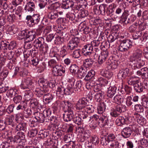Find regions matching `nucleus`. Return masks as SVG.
Segmentation results:
<instances>
[{"label":"nucleus","mask_w":148,"mask_h":148,"mask_svg":"<svg viewBox=\"0 0 148 148\" xmlns=\"http://www.w3.org/2000/svg\"><path fill=\"white\" fill-rule=\"evenodd\" d=\"M48 81L44 78H41L38 80V83L41 86H42V88H47Z\"/></svg>","instance_id":"obj_43"},{"label":"nucleus","mask_w":148,"mask_h":148,"mask_svg":"<svg viewBox=\"0 0 148 148\" xmlns=\"http://www.w3.org/2000/svg\"><path fill=\"white\" fill-rule=\"evenodd\" d=\"M138 26V23L136 22L131 25L129 28V31L131 33H133L135 31Z\"/></svg>","instance_id":"obj_57"},{"label":"nucleus","mask_w":148,"mask_h":148,"mask_svg":"<svg viewBox=\"0 0 148 148\" xmlns=\"http://www.w3.org/2000/svg\"><path fill=\"white\" fill-rule=\"evenodd\" d=\"M125 106L123 104H119L115 106L114 108L110 111V115L114 117H118L122 112L125 111Z\"/></svg>","instance_id":"obj_5"},{"label":"nucleus","mask_w":148,"mask_h":148,"mask_svg":"<svg viewBox=\"0 0 148 148\" xmlns=\"http://www.w3.org/2000/svg\"><path fill=\"white\" fill-rule=\"evenodd\" d=\"M65 47L66 46L64 45L61 48L60 51V55L55 54L53 52H52L51 53H50V56L51 57L56 58L58 61H59L60 60V57L63 58L67 54V51L65 48Z\"/></svg>","instance_id":"obj_9"},{"label":"nucleus","mask_w":148,"mask_h":148,"mask_svg":"<svg viewBox=\"0 0 148 148\" xmlns=\"http://www.w3.org/2000/svg\"><path fill=\"white\" fill-rule=\"evenodd\" d=\"M79 41L78 37L72 38L67 44V49L69 50L72 51L77 49L79 43Z\"/></svg>","instance_id":"obj_8"},{"label":"nucleus","mask_w":148,"mask_h":148,"mask_svg":"<svg viewBox=\"0 0 148 148\" xmlns=\"http://www.w3.org/2000/svg\"><path fill=\"white\" fill-rule=\"evenodd\" d=\"M75 107L79 115L83 119H90L88 113H92L94 111V107L88 104V100L85 97L79 99L75 103Z\"/></svg>","instance_id":"obj_1"},{"label":"nucleus","mask_w":148,"mask_h":148,"mask_svg":"<svg viewBox=\"0 0 148 148\" xmlns=\"http://www.w3.org/2000/svg\"><path fill=\"white\" fill-rule=\"evenodd\" d=\"M107 6V5L105 4L100 5L98 8L96 6H94L93 8L94 12L95 14L97 15L101 14L102 15H104Z\"/></svg>","instance_id":"obj_10"},{"label":"nucleus","mask_w":148,"mask_h":148,"mask_svg":"<svg viewBox=\"0 0 148 148\" xmlns=\"http://www.w3.org/2000/svg\"><path fill=\"white\" fill-rule=\"evenodd\" d=\"M139 80H136L133 79H129L127 81L128 84L130 85H133L134 86L137 84L139 83Z\"/></svg>","instance_id":"obj_63"},{"label":"nucleus","mask_w":148,"mask_h":148,"mask_svg":"<svg viewBox=\"0 0 148 148\" xmlns=\"http://www.w3.org/2000/svg\"><path fill=\"white\" fill-rule=\"evenodd\" d=\"M76 2L78 5L76 6L75 8L78 10H80L82 6H85L87 3L86 0H77Z\"/></svg>","instance_id":"obj_37"},{"label":"nucleus","mask_w":148,"mask_h":148,"mask_svg":"<svg viewBox=\"0 0 148 148\" xmlns=\"http://www.w3.org/2000/svg\"><path fill=\"white\" fill-rule=\"evenodd\" d=\"M133 117L136 118L138 123L141 125L143 126L146 123L145 119L139 114L138 113L135 114Z\"/></svg>","instance_id":"obj_21"},{"label":"nucleus","mask_w":148,"mask_h":148,"mask_svg":"<svg viewBox=\"0 0 148 148\" xmlns=\"http://www.w3.org/2000/svg\"><path fill=\"white\" fill-rule=\"evenodd\" d=\"M88 71L87 68L86 67L84 68L81 67L80 68H79L78 72H77V75H78L79 77H84L87 73Z\"/></svg>","instance_id":"obj_38"},{"label":"nucleus","mask_w":148,"mask_h":148,"mask_svg":"<svg viewBox=\"0 0 148 148\" xmlns=\"http://www.w3.org/2000/svg\"><path fill=\"white\" fill-rule=\"evenodd\" d=\"M65 88L62 86L58 87L56 90V94L59 97H62L63 95L65 94Z\"/></svg>","instance_id":"obj_30"},{"label":"nucleus","mask_w":148,"mask_h":148,"mask_svg":"<svg viewBox=\"0 0 148 148\" xmlns=\"http://www.w3.org/2000/svg\"><path fill=\"white\" fill-rule=\"evenodd\" d=\"M23 93L24 95V98L27 101L30 100L33 96L31 88H28L27 90H24Z\"/></svg>","instance_id":"obj_24"},{"label":"nucleus","mask_w":148,"mask_h":148,"mask_svg":"<svg viewBox=\"0 0 148 148\" xmlns=\"http://www.w3.org/2000/svg\"><path fill=\"white\" fill-rule=\"evenodd\" d=\"M117 88L115 86L110 87L107 92V96L109 98H112L116 93Z\"/></svg>","instance_id":"obj_25"},{"label":"nucleus","mask_w":148,"mask_h":148,"mask_svg":"<svg viewBox=\"0 0 148 148\" xmlns=\"http://www.w3.org/2000/svg\"><path fill=\"white\" fill-rule=\"evenodd\" d=\"M93 48L90 44H86L84 45L83 48L82 52L85 56H89L92 54Z\"/></svg>","instance_id":"obj_14"},{"label":"nucleus","mask_w":148,"mask_h":148,"mask_svg":"<svg viewBox=\"0 0 148 148\" xmlns=\"http://www.w3.org/2000/svg\"><path fill=\"white\" fill-rule=\"evenodd\" d=\"M65 69L64 68L61 67L58 65L53 67L52 73L55 76H61L65 73Z\"/></svg>","instance_id":"obj_12"},{"label":"nucleus","mask_w":148,"mask_h":148,"mask_svg":"<svg viewBox=\"0 0 148 148\" xmlns=\"http://www.w3.org/2000/svg\"><path fill=\"white\" fill-rule=\"evenodd\" d=\"M129 15V10H125L121 17V21L124 26L127 25L128 24L131 23L135 20L136 18L135 17H133V19H131V18H128Z\"/></svg>","instance_id":"obj_6"},{"label":"nucleus","mask_w":148,"mask_h":148,"mask_svg":"<svg viewBox=\"0 0 148 148\" xmlns=\"http://www.w3.org/2000/svg\"><path fill=\"white\" fill-rule=\"evenodd\" d=\"M134 89L136 92L140 93L143 92L144 89L143 86L142 85L141 83L137 84L136 86H134Z\"/></svg>","instance_id":"obj_33"},{"label":"nucleus","mask_w":148,"mask_h":148,"mask_svg":"<svg viewBox=\"0 0 148 148\" xmlns=\"http://www.w3.org/2000/svg\"><path fill=\"white\" fill-rule=\"evenodd\" d=\"M93 63V61L91 58L85 59L83 63V65L86 68L91 66Z\"/></svg>","instance_id":"obj_42"},{"label":"nucleus","mask_w":148,"mask_h":148,"mask_svg":"<svg viewBox=\"0 0 148 148\" xmlns=\"http://www.w3.org/2000/svg\"><path fill=\"white\" fill-rule=\"evenodd\" d=\"M135 73L137 76H141L142 79L148 78V68L144 67L138 70L135 71Z\"/></svg>","instance_id":"obj_11"},{"label":"nucleus","mask_w":148,"mask_h":148,"mask_svg":"<svg viewBox=\"0 0 148 148\" xmlns=\"http://www.w3.org/2000/svg\"><path fill=\"white\" fill-rule=\"evenodd\" d=\"M17 90L15 88H10L7 91L6 95L8 97H12L16 93Z\"/></svg>","instance_id":"obj_39"},{"label":"nucleus","mask_w":148,"mask_h":148,"mask_svg":"<svg viewBox=\"0 0 148 148\" xmlns=\"http://www.w3.org/2000/svg\"><path fill=\"white\" fill-rule=\"evenodd\" d=\"M114 101L119 104L123 103L124 101L123 97L120 95H116L114 98Z\"/></svg>","instance_id":"obj_36"},{"label":"nucleus","mask_w":148,"mask_h":148,"mask_svg":"<svg viewBox=\"0 0 148 148\" xmlns=\"http://www.w3.org/2000/svg\"><path fill=\"white\" fill-rule=\"evenodd\" d=\"M116 137V136L112 133L108 134V141H107L106 139L105 138L103 142V145H106L109 144L108 148H119V143L117 140H115Z\"/></svg>","instance_id":"obj_4"},{"label":"nucleus","mask_w":148,"mask_h":148,"mask_svg":"<svg viewBox=\"0 0 148 148\" xmlns=\"http://www.w3.org/2000/svg\"><path fill=\"white\" fill-rule=\"evenodd\" d=\"M48 63L49 66L53 68V67L58 65V62L54 59L51 60L48 62Z\"/></svg>","instance_id":"obj_61"},{"label":"nucleus","mask_w":148,"mask_h":148,"mask_svg":"<svg viewBox=\"0 0 148 148\" xmlns=\"http://www.w3.org/2000/svg\"><path fill=\"white\" fill-rule=\"evenodd\" d=\"M114 9L112 8H109L107 10L106 12V13L108 16H110L112 18H117V16L116 15L114 14Z\"/></svg>","instance_id":"obj_50"},{"label":"nucleus","mask_w":148,"mask_h":148,"mask_svg":"<svg viewBox=\"0 0 148 148\" xmlns=\"http://www.w3.org/2000/svg\"><path fill=\"white\" fill-rule=\"evenodd\" d=\"M48 18L51 20L55 19L58 16V15L57 12H51L48 14Z\"/></svg>","instance_id":"obj_60"},{"label":"nucleus","mask_w":148,"mask_h":148,"mask_svg":"<svg viewBox=\"0 0 148 148\" xmlns=\"http://www.w3.org/2000/svg\"><path fill=\"white\" fill-rule=\"evenodd\" d=\"M79 67L75 64H71L69 67V70L70 72L73 74H77Z\"/></svg>","instance_id":"obj_32"},{"label":"nucleus","mask_w":148,"mask_h":148,"mask_svg":"<svg viewBox=\"0 0 148 148\" xmlns=\"http://www.w3.org/2000/svg\"><path fill=\"white\" fill-rule=\"evenodd\" d=\"M14 117L13 116H10L7 118L6 120V123L8 125H10L12 127L14 125Z\"/></svg>","instance_id":"obj_53"},{"label":"nucleus","mask_w":148,"mask_h":148,"mask_svg":"<svg viewBox=\"0 0 148 148\" xmlns=\"http://www.w3.org/2000/svg\"><path fill=\"white\" fill-rule=\"evenodd\" d=\"M74 4V2L72 0H66L61 7L64 9H68L70 8H72Z\"/></svg>","instance_id":"obj_23"},{"label":"nucleus","mask_w":148,"mask_h":148,"mask_svg":"<svg viewBox=\"0 0 148 148\" xmlns=\"http://www.w3.org/2000/svg\"><path fill=\"white\" fill-rule=\"evenodd\" d=\"M95 98L96 100L98 102H100L104 96V93L102 91H99V92L95 93Z\"/></svg>","instance_id":"obj_40"},{"label":"nucleus","mask_w":148,"mask_h":148,"mask_svg":"<svg viewBox=\"0 0 148 148\" xmlns=\"http://www.w3.org/2000/svg\"><path fill=\"white\" fill-rule=\"evenodd\" d=\"M100 119L99 121V124L101 125L102 127L108 125L109 122L108 117L106 114H104L101 115Z\"/></svg>","instance_id":"obj_18"},{"label":"nucleus","mask_w":148,"mask_h":148,"mask_svg":"<svg viewBox=\"0 0 148 148\" xmlns=\"http://www.w3.org/2000/svg\"><path fill=\"white\" fill-rule=\"evenodd\" d=\"M131 128L129 127L124 128L121 131V136L124 138L130 137L132 133Z\"/></svg>","instance_id":"obj_15"},{"label":"nucleus","mask_w":148,"mask_h":148,"mask_svg":"<svg viewBox=\"0 0 148 148\" xmlns=\"http://www.w3.org/2000/svg\"><path fill=\"white\" fill-rule=\"evenodd\" d=\"M27 125L26 123L22 122L19 123L16 126L15 130L17 131H23L24 132H26L27 130Z\"/></svg>","instance_id":"obj_26"},{"label":"nucleus","mask_w":148,"mask_h":148,"mask_svg":"<svg viewBox=\"0 0 148 148\" xmlns=\"http://www.w3.org/2000/svg\"><path fill=\"white\" fill-rule=\"evenodd\" d=\"M66 17L67 18L71 21L74 20L75 18V14L72 12H69L66 15Z\"/></svg>","instance_id":"obj_58"},{"label":"nucleus","mask_w":148,"mask_h":148,"mask_svg":"<svg viewBox=\"0 0 148 148\" xmlns=\"http://www.w3.org/2000/svg\"><path fill=\"white\" fill-rule=\"evenodd\" d=\"M45 93L43 96V100L45 101V103H49L52 100L53 97L51 94L48 93Z\"/></svg>","instance_id":"obj_34"},{"label":"nucleus","mask_w":148,"mask_h":148,"mask_svg":"<svg viewBox=\"0 0 148 148\" xmlns=\"http://www.w3.org/2000/svg\"><path fill=\"white\" fill-rule=\"evenodd\" d=\"M44 39L42 37H39L36 39L33 42V45L36 48H41L45 44Z\"/></svg>","instance_id":"obj_19"},{"label":"nucleus","mask_w":148,"mask_h":148,"mask_svg":"<svg viewBox=\"0 0 148 148\" xmlns=\"http://www.w3.org/2000/svg\"><path fill=\"white\" fill-rule=\"evenodd\" d=\"M29 103L30 106L31 107L34 108L37 106L38 104V101L36 99H30Z\"/></svg>","instance_id":"obj_62"},{"label":"nucleus","mask_w":148,"mask_h":148,"mask_svg":"<svg viewBox=\"0 0 148 148\" xmlns=\"http://www.w3.org/2000/svg\"><path fill=\"white\" fill-rule=\"evenodd\" d=\"M80 11L79 13L78 16L81 18H83L86 16L88 14V12L86 10L80 9Z\"/></svg>","instance_id":"obj_64"},{"label":"nucleus","mask_w":148,"mask_h":148,"mask_svg":"<svg viewBox=\"0 0 148 148\" xmlns=\"http://www.w3.org/2000/svg\"><path fill=\"white\" fill-rule=\"evenodd\" d=\"M137 15L138 17L142 16L144 19L147 20L148 19V10L144 11L142 14V11L140 10L137 12Z\"/></svg>","instance_id":"obj_27"},{"label":"nucleus","mask_w":148,"mask_h":148,"mask_svg":"<svg viewBox=\"0 0 148 148\" xmlns=\"http://www.w3.org/2000/svg\"><path fill=\"white\" fill-rule=\"evenodd\" d=\"M35 8L34 3L32 1H29L25 5L24 9L26 12H31L34 10Z\"/></svg>","instance_id":"obj_20"},{"label":"nucleus","mask_w":148,"mask_h":148,"mask_svg":"<svg viewBox=\"0 0 148 148\" xmlns=\"http://www.w3.org/2000/svg\"><path fill=\"white\" fill-rule=\"evenodd\" d=\"M130 70L127 68L125 69H122L119 71L117 74V76L119 79H123L127 76L129 75Z\"/></svg>","instance_id":"obj_16"},{"label":"nucleus","mask_w":148,"mask_h":148,"mask_svg":"<svg viewBox=\"0 0 148 148\" xmlns=\"http://www.w3.org/2000/svg\"><path fill=\"white\" fill-rule=\"evenodd\" d=\"M102 42L99 40H94L91 42L90 44L93 48L101 47L102 46Z\"/></svg>","instance_id":"obj_44"},{"label":"nucleus","mask_w":148,"mask_h":148,"mask_svg":"<svg viewBox=\"0 0 148 148\" xmlns=\"http://www.w3.org/2000/svg\"><path fill=\"white\" fill-rule=\"evenodd\" d=\"M106 109V106L103 103H100L97 107V113L101 115L103 114Z\"/></svg>","instance_id":"obj_29"},{"label":"nucleus","mask_w":148,"mask_h":148,"mask_svg":"<svg viewBox=\"0 0 148 148\" xmlns=\"http://www.w3.org/2000/svg\"><path fill=\"white\" fill-rule=\"evenodd\" d=\"M32 16L35 24V25L38 24L40 20V15L38 14H34Z\"/></svg>","instance_id":"obj_59"},{"label":"nucleus","mask_w":148,"mask_h":148,"mask_svg":"<svg viewBox=\"0 0 148 148\" xmlns=\"http://www.w3.org/2000/svg\"><path fill=\"white\" fill-rule=\"evenodd\" d=\"M27 30H23L21 32L18 34V38L19 40H21L24 38L26 39L28 33Z\"/></svg>","instance_id":"obj_49"},{"label":"nucleus","mask_w":148,"mask_h":148,"mask_svg":"<svg viewBox=\"0 0 148 148\" xmlns=\"http://www.w3.org/2000/svg\"><path fill=\"white\" fill-rule=\"evenodd\" d=\"M39 133L40 136H39V137H40L41 138H46L49 135V132L47 130H46L45 131L40 130Z\"/></svg>","instance_id":"obj_52"},{"label":"nucleus","mask_w":148,"mask_h":148,"mask_svg":"<svg viewBox=\"0 0 148 148\" xmlns=\"http://www.w3.org/2000/svg\"><path fill=\"white\" fill-rule=\"evenodd\" d=\"M109 51L106 50L103 51L101 54L99 56L98 58V63L100 64H103L105 62L106 60L108 58L109 56Z\"/></svg>","instance_id":"obj_17"},{"label":"nucleus","mask_w":148,"mask_h":148,"mask_svg":"<svg viewBox=\"0 0 148 148\" xmlns=\"http://www.w3.org/2000/svg\"><path fill=\"white\" fill-rule=\"evenodd\" d=\"M36 36V35L35 32L33 31L30 32L28 31L26 39L28 42H30L35 38Z\"/></svg>","instance_id":"obj_28"},{"label":"nucleus","mask_w":148,"mask_h":148,"mask_svg":"<svg viewBox=\"0 0 148 148\" xmlns=\"http://www.w3.org/2000/svg\"><path fill=\"white\" fill-rule=\"evenodd\" d=\"M49 92V90L47 88H42L38 92V93L39 97L42 95L44 96L45 93Z\"/></svg>","instance_id":"obj_56"},{"label":"nucleus","mask_w":148,"mask_h":148,"mask_svg":"<svg viewBox=\"0 0 148 148\" xmlns=\"http://www.w3.org/2000/svg\"><path fill=\"white\" fill-rule=\"evenodd\" d=\"M29 61L31 64L34 66L38 64L39 61L38 58L35 56L32 57L30 61L29 60Z\"/></svg>","instance_id":"obj_54"},{"label":"nucleus","mask_w":148,"mask_h":148,"mask_svg":"<svg viewBox=\"0 0 148 148\" xmlns=\"http://www.w3.org/2000/svg\"><path fill=\"white\" fill-rule=\"evenodd\" d=\"M130 118V117L126 116H125V118L122 116H119L116 119V122L117 125L122 126L124 124L129 123Z\"/></svg>","instance_id":"obj_13"},{"label":"nucleus","mask_w":148,"mask_h":148,"mask_svg":"<svg viewBox=\"0 0 148 148\" xmlns=\"http://www.w3.org/2000/svg\"><path fill=\"white\" fill-rule=\"evenodd\" d=\"M16 71L18 72V74L21 76H25L28 74V72L26 70L22 69L21 68H16V69L15 70V71Z\"/></svg>","instance_id":"obj_41"},{"label":"nucleus","mask_w":148,"mask_h":148,"mask_svg":"<svg viewBox=\"0 0 148 148\" xmlns=\"http://www.w3.org/2000/svg\"><path fill=\"white\" fill-rule=\"evenodd\" d=\"M82 82L80 80L77 81L75 85H73L75 90V91H78V89H80L82 86Z\"/></svg>","instance_id":"obj_51"},{"label":"nucleus","mask_w":148,"mask_h":148,"mask_svg":"<svg viewBox=\"0 0 148 148\" xmlns=\"http://www.w3.org/2000/svg\"><path fill=\"white\" fill-rule=\"evenodd\" d=\"M60 4L58 2H56L52 3L51 5L48 6L47 8L49 10H55L60 7Z\"/></svg>","instance_id":"obj_46"},{"label":"nucleus","mask_w":148,"mask_h":148,"mask_svg":"<svg viewBox=\"0 0 148 148\" xmlns=\"http://www.w3.org/2000/svg\"><path fill=\"white\" fill-rule=\"evenodd\" d=\"M26 20H27V24L30 27H32L35 25L31 16L27 15L26 17Z\"/></svg>","instance_id":"obj_47"},{"label":"nucleus","mask_w":148,"mask_h":148,"mask_svg":"<svg viewBox=\"0 0 148 148\" xmlns=\"http://www.w3.org/2000/svg\"><path fill=\"white\" fill-rule=\"evenodd\" d=\"M35 118L36 119L37 121L40 123L44 122L45 121V116L43 113L37 112L35 113Z\"/></svg>","instance_id":"obj_22"},{"label":"nucleus","mask_w":148,"mask_h":148,"mask_svg":"<svg viewBox=\"0 0 148 148\" xmlns=\"http://www.w3.org/2000/svg\"><path fill=\"white\" fill-rule=\"evenodd\" d=\"M100 74L102 76L108 79L110 78L113 75L112 72L107 70H103V69L101 70Z\"/></svg>","instance_id":"obj_35"},{"label":"nucleus","mask_w":148,"mask_h":148,"mask_svg":"<svg viewBox=\"0 0 148 148\" xmlns=\"http://www.w3.org/2000/svg\"><path fill=\"white\" fill-rule=\"evenodd\" d=\"M74 89L73 86L68 85L67 87L65 88V95H68L72 93Z\"/></svg>","instance_id":"obj_48"},{"label":"nucleus","mask_w":148,"mask_h":148,"mask_svg":"<svg viewBox=\"0 0 148 148\" xmlns=\"http://www.w3.org/2000/svg\"><path fill=\"white\" fill-rule=\"evenodd\" d=\"M81 53L82 51L80 49H75L72 54V57L75 58H79L81 56Z\"/></svg>","instance_id":"obj_45"},{"label":"nucleus","mask_w":148,"mask_h":148,"mask_svg":"<svg viewBox=\"0 0 148 148\" xmlns=\"http://www.w3.org/2000/svg\"><path fill=\"white\" fill-rule=\"evenodd\" d=\"M73 121L74 123L78 125H81L83 123V121L82 119L79 116L74 117Z\"/></svg>","instance_id":"obj_55"},{"label":"nucleus","mask_w":148,"mask_h":148,"mask_svg":"<svg viewBox=\"0 0 148 148\" xmlns=\"http://www.w3.org/2000/svg\"><path fill=\"white\" fill-rule=\"evenodd\" d=\"M65 105H67L66 109L64 111L63 119L66 122L70 121L73 119L74 116L73 105L71 102L68 101L66 102Z\"/></svg>","instance_id":"obj_3"},{"label":"nucleus","mask_w":148,"mask_h":148,"mask_svg":"<svg viewBox=\"0 0 148 148\" xmlns=\"http://www.w3.org/2000/svg\"><path fill=\"white\" fill-rule=\"evenodd\" d=\"M95 75V72L93 70L89 71L84 78V80L86 81L90 80L94 77Z\"/></svg>","instance_id":"obj_31"},{"label":"nucleus","mask_w":148,"mask_h":148,"mask_svg":"<svg viewBox=\"0 0 148 148\" xmlns=\"http://www.w3.org/2000/svg\"><path fill=\"white\" fill-rule=\"evenodd\" d=\"M120 45L119 50L122 52L127 51L132 45V43L130 40H119Z\"/></svg>","instance_id":"obj_7"},{"label":"nucleus","mask_w":148,"mask_h":148,"mask_svg":"<svg viewBox=\"0 0 148 148\" xmlns=\"http://www.w3.org/2000/svg\"><path fill=\"white\" fill-rule=\"evenodd\" d=\"M143 58L142 51L139 49H136L130 56V61L134 65V67L140 69L145 65V62L142 59Z\"/></svg>","instance_id":"obj_2"}]
</instances>
